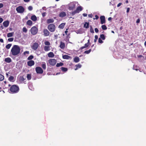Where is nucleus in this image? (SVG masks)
Returning a JSON list of instances; mask_svg holds the SVG:
<instances>
[{"label": "nucleus", "instance_id": "2eb2a0df", "mask_svg": "<svg viewBox=\"0 0 146 146\" xmlns=\"http://www.w3.org/2000/svg\"><path fill=\"white\" fill-rule=\"evenodd\" d=\"M4 61L7 63H9L11 62V59L10 58L8 57L5 58Z\"/></svg>", "mask_w": 146, "mask_h": 146}, {"label": "nucleus", "instance_id": "603ef678", "mask_svg": "<svg viewBox=\"0 0 146 146\" xmlns=\"http://www.w3.org/2000/svg\"><path fill=\"white\" fill-rule=\"evenodd\" d=\"M95 18H93V19L94 20L95 19H98L99 18V17L97 15H95Z\"/></svg>", "mask_w": 146, "mask_h": 146}, {"label": "nucleus", "instance_id": "bb28decb", "mask_svg": "<svg viewBox=\"0 0 146 146\" xmlns=\"http://www.w3.org/2000/svg\"><path fill=\"white\" fill-rule=\"evenodd\" d=\"M14 77L12 76H10L8 78V80L10 82H13V80Z\"/></svg>", "mask_w": 146, "mask_h": 146}, {"label": "nucleus", "instance_id": "37998d69", "mask_svg": "<svg viewBox=\"0 0 146 146\" xmlns=\"http://www.w3.org/2000/svg\"><path fill=\"white\" fill-rule=\"evenodd\" d=\"M23 31L25 33H26L27 31V30L26 27H24L23 28Z\"/></svg>", "mask_w": 146, "mask_h": 146}, {"label": "nucleus", "instance_id": "864d4df0", "mask_svg": "<svg viewBox=\"0 0 146 146\" xmlns=\"http://www.w3.org/2000/svg\"><path fill=\"white\" fill-rule=\"evenodd\" d=\"M95 31L96 33H98L99 32V30L97 28L95 29Z\"/></svg>", "mask_w": 146, "mask_h": 146}, {"label": "nucleus", "instance_id": "7ed1b4c3", "mask_svg": "<svg viewBox=\"0 0 146 146\" xmlns=\"http://www.w3.org/2000/svg\"><path fill=\"white\" fill-rule=\"evenodd\" d=\"M48 29L50 32H53L55 31V26L53 24H50L48 25Z\"/></svg>", "mask_w": 146, "mask_h": 146}, {"label": "nucleus", "instance_id": "49530a36", "mask_svg": "<svg viewBox=\"0 0 146 146\" xmlns=\"http://www.w3.org/2000/svg\"><path fill=\"white\" fill-rule=\"evenodd\" d=\"M98 42L99 43H101L103 42V41H102V40L100 38H99L98 39Z\"/></svg>", "mask_w": 146, "mask_h": 146}, {"label": "nucleus", "instance_id": "7c9ffc66", "mask_svg": "<svg viewBox=\"0 0 146 146\" xmlns=\"http://www.w3.org/2000/svg\"><path fill=\"white\" fill-rule=\"evenodd\" d=\"M102 29L103 30H106L107 29V28L106 26L105 25H103L102 26Z\"/></svg>", "mask_w": 146, "mask_h": 146}, {"label": "nucleus", "instance_id": "ddd939ff", "mask_svg": "<svg viewBox=\"0 0 146 146\" xmlns=\"http://www.w3.org/2000/svg\"><path fill=\"white\" fill-rule=\"evenodd\" d=\"M62 58L64 59H71L72 57L67 55H64L62 56Z\"/></svg>", "mask_w": 146, "mask_h": 146}, {"label": "nucleus", "instance_id": "20e7f679", "mask_svg": "<svg viewBox=\"0 0 146 146\" xmlns=\"http://www.w3.org/2000/svg\"><path fill=\"white\" fill-rule=\"evenodd\" d=\"M31 32L33 35H35L37 33L38 29L35 26H34L31 29Z\"/></svg>", "mask_w": 146, "mask_h": 146}, {"label": "nucleus", "instance_id": "052dcab7", "mask_svg": "<svg viewBox=\"0 0 146 146\" xmlns=\"http://www.w3.org/2000/svg\"><path fill=\"white\" fill-rule=\"evenodd\" d=\"M130 9L129 8H127V11H126V12L127 13H128L129 12Z\"/></svg>", "mask_w": 146, "mask_h": 146}, {"label": "nucleus", "instance_id": "f3484780", "mask_svg": "<svg viewBox=\"0 0 146 146\" xmlns=\"http://www.w3.org/2000/svg\"><path fill=\"white\" fill-rule=\"evenodd\" d=\"M54 20L52 19H48L47 20V23L48 24H49L51 23H53L54 22Z\"/></svg>", "mask_w": 146, "mask_h": 146}, {"label": "nucleus", "instance_id": "b1692460", "mask_svg": "<svg viewBox=\"0 0 146 146\" xmlns=\"http://www.w3.org/2000/svg\"><path fill=\"white\" fill-rule=\"evenodd\" d=\"M82 10V8L81 6H79L76 9V11L78 12V13L80 11H81Z\"/></svg>", "mask_w": 146, "mask_h": 146}, {"label": "nucleus", "instance_id": "ea45409f", "mask_svg": "<svg viewBox=\"0 0 146 146\" xmlns=\"http://www.w3.org/2000/svg\"><path fill=\"white\" fill-rule=\"evenodd\" d=\"M38 46H32V48L34 50L37 49Z\"/></svg>", "mask_w": 146, "mask_h": 146}, {"label": "nucleus", "instance_id": "3c124183", "mask_svg": "<svg viewBox=\"0 0 146 146\" xmlns=\"http://www.w3.org/2000/svg\"><path fill=\"white\" fill-rule=\"evenodd\" d=\"M140 22V19H138L136 21V23L137 24H139Z\"/></svg>", "mask_w": 146, "mask_h": 146}, {"label": "nucleus", "instance_id": "f257e3e1", "mask_svg": "<svg viewBox=\"0 0 146 146\" xmlns=\"http://www.w3.org/2000/svg\"><path fill=\"white\" fill-rule=\"evenodd\" d=\"M20 48L19 46H13L11 50V52L12 55L16 56L20 53Z\"/></svg>", "mask_w": 146, "mask_h": 146}, {"label": "nucleus", "instance_id": "423d86ee", "mask_svg": "<svg viewBox=\"0 0 146 146\" xmlns=\"http://www.w3.org/2000/svg\"><path fill=\"white\" fill-rule=\"evenodd\" d=\"M35 70L37 73L42 74L43 72L42 69L40 67H37L35 68Z\"/></svg>", "mask_w": 146, "mask_h": 146}, {"label": "nucleus", "instance_id": "aec40b11", "mask_svg": "<svg viewBox=\"0 0 146 146\" xmlns=\"http://www.w3.org/2000/svg\"><path fill=\"white\" fill-rule=\"evenodd\" d=\"M31 19L33 21H35L37 20V18L35 15H33L31 17Z\"/></svg>", "mask_w": 146, "mask_h": 146}, {"label": "nucleus", "instance_id": "c03bdc74", "mask_svg": "<svg viewBox=\"0 0 146 146\" xmlns=\"http://www.w3.org/2000/svg\"><path fill=\"white\" fill-rule=\"evenodd\" d=\"M14 40V38H9L8 39V41L9 42H11L12 41Z\"/></svg>", "mask_w": 146, "mask_h": 146}, {"label": "nucleus", "instance_id": "9b49d317", "mask_svg": "<svg viewBox=\"0 0 146 146\" xmlns=\"http://www.w3.org/2000/svg\"><path fill=\"white\" fill-rule=\"evenodd\" d=\"M27 65L28 66H32L34 65L35 64V62L33 60H30L28 61L27 62Z\"/></svg>", "mask_w": 146, "mask_h": 146}, {"label": "nucleus", "instance_id": "13d9d810", "mask_svg": "<svg viewBox=\"0 0 146 146\" xmlns=\"http://www.w3.org/2000/svg\"><path fill=\"white\" fill-rule=\"evenodd\" d=\"M88 46H82V47H81L80 48V49H82L84 48H85L87 47Z\"/></svg>", "mask_w": 146, "mask_h": 146}, {"label": "nucleus", "instance_id": "e433bc0d", "mask_svg": "<svg viewBox=\"0 0 146 146\" xmlns=\"http://www.w3.org/2000/svg\"><path fill=\"white\" fill-rule=\"evenodd\" d=\"M44 44L47 46H49L50 45V42L48 41H45L44 42Z\"/></svg>", "mask_w": 146, "mask_h": 146}, {"label": "nucleus", "instance_id": "4be33fe9", "mask_svg": "<svg viewBox=\"0 0 146 146\" xmlns=\"http://www.w3.org/2000/svg\"><path fill=\"white\" fill-rule=\"evenodd\" d=\"M48 55V56L49 57H53L54 56L53 53L52 52L49 53Z\"/></svg>", "mask_w": 146, "mask_h": 146}, {"label": "nucleus", "instance_id": "4468645a", "mask_svg": "<svg viewBox=\"0 0 146 146\" xmlns=\"http://www.w3.org/2000/svg\"><path fill=\"white\" fill-rule=\"evenodd\" d=\"M66 15V13L65 12H62L60 13L59 16L61 17H65Z\"/></svg>", "mask_w": 146, "mask_h": 146}, {"label": "nucleus", "instance_id": "774afa93", "mask_svg": "<svg viewBox=\"0 0 146 146\" xmlns=\"http://www.w3.org/2000/svg\"><path fill=\"white\" fill-rule=\"evenodd\" d=\"M0 42H3V40L2 39H0Z\"/></svg>", "mask_w": 146, "mask_h": 146}, {"label": "nucleus", "instance_id": "f03ea898", "mask_svg": "<svg viewBox=\"0 0 146 146\" xmlns=\"http://www.w3.org/2000/svg\"><path fill=\"white\" fill-rule=\"evenodd\" d=\"M19 90L18 86L15 85H12L10 88V92L13 93H18Z\"/></svg>", "mask_w": 146, "mask_h": 146}, {"label": "nucleus", "instance_id": "6e6552de", "mask_svg": "<svg viewBox=\"0 0 146 146\" xmlns=\"http://www.w3.org/2000/svg\"><path fill=\"white\" fill-rule=\"evenodd\" d=\"M75 2H73L70 3L69 6V9L70 10H73L75 7Z\"/></svg>", "mask_w": 146, "mask_h": 146}, {"label": "nucleus", "instance_id": "2f4dec72", "mask_svg": "<svg viewBox=\"0 0 146 146\" xmlns=\"http://www.w3.org/2000/svg\"><path fill=\"white\" fill-rule=\"evenodd\" d=\"M4 78V76L1 74H0V81L3 80Z\"/></svg>", "mask_w": 146, "mask_h": 146}, {"label": "nucleus", "instance_id": "c9c22d12", "mask_svg": "<svg viewBox=\"0 0 146 146\" xmlns=\"http://www.w3.org/2000/svg\"><path fill=\"white\" fill-rule=\"evenodd\" d=\"M90 32L92 33H94V31L93 29L92 28V27L91 26H90Z\"/></svg>", "mask_w": 146, "mask_h": 146}, {"label": "nucleus", "instance_id": "680f3d73", "mask_svg": "<svg viewBox=\"0 0 146 146\" xmlns=\"http://www.w3.org/2000/svg\"><path fill=\"white\" fill-rule=\"evenodd\" d=\"M89 42H90V40H88V43H86V44H85V46H88V45H89V44H88V43H89Z\"/></svg>", "mask_w": 146, "mask_h": 146}, {"label": "nucleus", "instance_id": "9d476101", "mask_svg": "<svg viewBox=\"0 0 146 146\" xmlns=\"http://www.w3.org/2000/svg\"><path fill=\"white\" fill-rule=\"evenodd\" d=\"M101 23L102 24H104L106 23L105 17L104 16H101L100 17Z\"/></svg>", "mask_w": 146, "mask_h": 146}, {"label": "nucleus", "instance_id": "79ce46f5", "mask_svg": "<svg viewBox=\"0 0 146 146\" xmlns=\"http://www.w3.org/2000/svg\"><path fill=\"white\" fill-rule=\"evenodd\" d=\"M28 9L29 11H32L33 9V7L32 6H30L28 7Z\"/></svg>", "mask_w": 146, "mask_h": 146}, {"label": "nucleus", "instance_id": "dca6fc26", "mask_svg": "<svg viewBox=\"0 0 146 146\" xmlns=\"http://www.w3.org/2000/svg\"><path fill=\"white\" fill-rule=\"evenodd\" d=\"M65 23H62L60 25H59L58 27L60 29H62L64 28V26L65 25Z\"/></svg>", "mask_w": 146, "mask_h": 146}, {"label": "nucleus", "instance_id": "5701e85b", "mask_svg": "<svg viewBox=\"0 0 146 146\" xmlns=\"http://www.w3.org/2000/svg\"><path fill=\"white\" fill-rule=\"evenodd\" d=\"M60 69L63 72H66L68 70V68H66L62 67L60 68Z\"/></svg>", "mask_w": 146, "mask_h": 146}, {"label": "nucleus", "instance_id": "c756f323", "mask_svg": "<svg viewBox=\"0 0 146 146\" xmlns=\"http://www.w3.org/2000/svg\"><path fill=\"white\" fill-rule=\"evenodd\" d=\"M42 67L43 69L45 70L46 68V63H43L42 64Z\"/></svg>", "mask_w": 146, "mask_h": 146}, {"label": "nucleus", "instance_id": "4d7b16f0", "mask_svg": "<svg viewBox=\"0 0 146 146\" xmlns=\"http://www.w3.org/2000/svg\"><path fill=\"white\" fill-rule=\"evenodd\" d=\"M122 4V3H119L117 6V7H120L121 5Z\"/></svg>", "mask_w": 146, "mask_h": 146}, {"label": "nucleus", "instance_id": "58836bf2", "mask_svg": "<svg viewBox=\"0 0 146 146\" xmlns=\"http://www.w3.org/2000/svg\"><path fill=\"white\" fill-rule=\"evenodd\" d=\"M91 51V49H90L89 50H88L85 51L84 52V53L86 54H88Z\"/></svg>", "mask_w": 146, "mask_h": 146}, {"label": "nucleus", "instance_id": "69168bd1", "mask_svg": "<svg viewBox=\"0 0 146 146\" xmlns=\"http://www.w3.org/2000/svg\"><path fill=\"white\" fill-rule=\"evenodd\" d=\"M87 14L85 13H84L83 14V15L84 17L87 16Z\"/></svg>", "mask_w": 146, "mask_h": 146}, {"label": "nucleus", "instance_id": "6ab92c4d", "mask_svg": "<svg viewBox=\"0 0 146 146\" xmlns=\"http://www.w3.org/2000/svg\"><path fill=\"white\" fill-rule=\"evenodd\" d=\"M75 66L76 67V68L75 69V70H76L78 68H80L82 66V65L80 64H78L76 65Z\"/></svg>", "mask_w": 146, "mask_h": 146}, {"label": "nucleus", "instance_id": "a211bd4d", "mask_svg": "<svg viewBox=\"0 0 146 146\" xmlns=\"http://www.w3.org/2000/svg\"><path fill=\"white\" fill-rule=\"evenodd\" d=\"M74 60L75 62H78L80 61V59L78 57L76 56L74 58Z\"/></svg>", "mask_w": 146, "mask_h": 146}, {"label": "nucleus", "instance_id": "c85d7f7f", "mask_svg": "<svg viewBox=\"0 0 146 146\" xmlns=\"http://www.w3.org/2000/svg\"><path fill=\"white\" fill-rule=\"evenodd\" d=\"M64 64L62 62H60V63H57L56 65V66L57 67H59L60 66H62Z\"/></svg>", "mask_w": 146, "mask_h": 146}, {"label": "nucleus", "instance_id": "e2e57ef3", "mask_svg": "<svg viewBox=\"0 0 146 146\" xmlns=\"http://www.w3.org/2000/svg\"><path fill=\"white\" fill-rule=\"evenodd\" d=\"M3 19L1 17H0V23H1L3 21Z\"/></svg>", "mask_w": 146, "mask_h": 146}, {"label": "nucleus", "instance_id": "4c0bfd02", "mask_svg": "<svg viewBox=\"0 0 146 146\" xmlns=\"http://www.w3.org/2000/svg\"><path fill=\"white\" fill-rule=\"evenodd\" d=\"M33 56L32 55H30V56H29L27 58V59L28 60H31V59H33Z\"/></svg>", "mask_w": 146, "mask_h": 146}, {"label": "nucleus", "instance_id": "a19ab883", "mask_svg": "<svg viewBox=\"0 0 146 146\" xmlns=\"http://www.w3.org/2000/svg\"><path fill=\"white\" fill-rule=\"evenodd\" d=\"M78 13V11H77L76 10L75 11H74L72 13V15H74L76 13Z\"/></svg>", "mask_w": 146, "mask_h": 146}, {"label": "nucleus", "instance_id": "f8f14e48", "mask_svg": "<svg viewBox=\"0 0 146 146\" xmlns=\"http://www.w3.org/2000/svg\"><path fill=\"white\" fill-rule=\"evenodd\" d=\"M9 21L7 20L4 21L3 23V26L5 27H7L9 25Z\"/></svg>", "mask_w": 146, "mask_h": 146}, {"label": "nucleus", "instance_id": "a18cd8bd", "mask_svg": "<svg viewBox=\"0 0 146 146\" xmlns=\"http://www.w3.org/2000/svg\"><path fill=\"white\" fill-rule=\"evenodd\" d=\"M25 80V79L24 78H23V77H21L20 78V80L22 81L23 82Z\"/></svg>", "mask_w": 146, "mask_h": 146}, {"label": "nucleus", "instance_id": "de8ad7c7", "mask_svg": "<svg viewBox=\"0 0 146 146\" xmlns=\"http://www.w3.org/2000/svg\"><path fill=\"white\" fill-rule=\"evenodd\" d=\"M98 36L97 35H95V39H94V40L95 42H96V41L98 39Z\"/></svg>", "mask_w": 146, "mask_h": 146}, {"label": "nucleus", "instance_id": "1a4fd4ad", "mask_svg": "<svg viewBox=\"0 0 146 146\" xmlns=\"http://www.w3.org/2000/svg\"><path fill=\"white\" fill-rule=\"evenodd\" d=\"M44 35V36H48L50 34L49 32L46 29H44L43 31Z\"/></svg>", "mask_w": 146, "mask_h": 146}, {"label": "nucleus", "instance_id": "393cba45", "mask_svg": "<svg viewBox=\"0 0 146 146\" xmlns=\"http://www.w3.org/2000/svg\"><path fill=\"white\" fill-rule=\"evenodd\" d=\"M27 79L28 80H30L31 78V74H27Z\"/></svg>", "mask_w": 146, "mask_h": 146}, {"label": "nucleus", "instance_id": "6e6d98bb", "mask_svg": "<svg viewBox=\"0 0 146 146\" xmlns=\"http://www.w3.org/2000/svg\"><path fill=\"white\" fill-rule=\"evenodd\" d=\"M60 46H65V44L63 42H61L60 44Z\"/></svg>", "mask_w": 146, "mask_h": 146}, {"label": "nucleus", "instance_id": "0e129e2a", "mask_svg": "<svg viewBox=\"0 0 146 146\" xmlns=\"http://www.w3.org/2000/svg\"><path fill=\"white\" fill-rule=\"evenodd\" d=\"M42 9L46 11V7H43L42 8Z\"/></svg>", "mask_w": 146, "mask_h": 146}, {"label": "nucleus", "instance_id": "412c9836", "mask_svg": "<svg viewBox=\"0 0 146 146\" xmlns=\"http://www.w3.org/2000/svg\"><path fill=\"white\" fill-rule=\"evenodd\" d=\"M27 25L31 26L32 25L33 22L32 21L30 20H29L27 22Z\"/></svg>", "mask_w": 146, "mask_h": 146}, {"label": "nucleus", "instance_id": "bf43d9fd", "mask_svg": "<svg viewBox=\"0 0 146 146\" xmlns=\"http://www.w3.org/2000/svg\"><path fill=\"white\" fill-rule=\"evenodd\" d=\"M3 5L2 3H0V8H1L3 7Z\"/></svg>", "mask_w": 146, "mask_h": 146}, {"label": "nucleus", "instance_id": "72a5a7b5", "mask_svg": "<svg viewBox=\"0 0 146 146\" xmlns=\"http://www.w3.org/2000/svg\"><path fill=\"white\" fill-rule=\"evenodd\" d=\"M40 44V43L39 41H38L35 43L33 46H39Z\"/></svg>", "mask_w": 146, "mask_h": 146}, {"label": "nucleus", "instance_id": "8fccbe9b", "mask_svg": "<svg viewBox=\"0 0 146 146\" xmlns=\"http://www.w3.org/2000/svg\"><path fill=\"white\" fill-rule=\"evenodd\" d=\"M42 15L43 17H44L46 14V12H44L42 13Z\"/></svg>", "mask_w": 146, "mask_h": 146}, {"label": "nucleus", "instance_id": "39448f33", "mask_svg": "<svg viewBox=\"0 0 146 146\" xmlns=\"http://www.w3.org/2000/svg\"><path fill=\"white\" fill-rule=\"evenodd\" d=\"M16 10L18 13H22L24 12L25 9L22 6H19L16 8Z\"/></svg>", "mask_w": 146, "mask_h": 146}, {"label": "nucleus", "instance_id": "338daca9", "mask_svg": "<svg viewBox=\"0 0 146 146\" xmlns=\"http://www.w3.org/2000/svg\"><path fill=\"white\" fill-rule=\"evenodd\" d=\"M30 0H23V1L25 2H28L30 1Z\"/></svg>", "mask_w": 146, "mask_h": 146}, {"label": "nucleus", "instance_id": "cd10ccee", "mask_svg": "<svg viewBox=\"0 0 146 146\" xmlns=\"http://www.w3.org/2000/svg\"><path fill=\"white\" fill-rule=\"evenodd\" d=\"M50 46H45L44 50L46 51H48L50 50Z\"/></svg>", "mask_w": 146, "mask_h": 146}, {"label": "nucleus", "instance_id": "a878e982", "mask_svg": "<svg viewBox=\"0 0 146 146\" xmlns=\"http://www.w3.org/2000/svg\"><path fill=\"white\" fill-rule=\"evenodd\" d=\"M89 23L86 22L84 25V27L86 29L89 28Z\"/></svg>", "mask_w": 146, "mask_h": 146}, {"label": "nucleus", "instance_id": "f704fd0d", "mask_svg": "<svg viewBox=\"0 0 146 146\" xmlns=\"http://www.w3.org/2000/svg\"><path fill=\"white\" fill-rule=\"evenodd\" d=\"M100 37L101 39H102L103 40H104L105 39V36L104 34H101L100 35Z\"/></svg>", "mask_w": 146, "mask_h": 146}, {"label": "nucleus", "instance_id": "09e8293b", "mask_svg": "<svg viewBox=\"0 0 146 146\" xmlns=\"http://www.w3.org/2000/svg\"><path fill=\"white\" fill-rule=\"evenodd\" d=\"M23 54L24 55H26V54H29V52L28 51H26L24 52Z\"/></svg>", "mask_w": 146, "mask_h": 146}, {"label": "nucleus", "instance_id": "0eeeda50", "mask_svg": "<svg viewBox=\"0 0 146 146\" xmlns=\"http://www.w3.org/2000/svg\"><path fill=\"white\" fill-rule=\"evenodd\" d=\"M48 62L50 65L54 66L56 64V60L54 59H50L48 60Z\"/></svg>", "mask_w": 146, "mask_h": 146}, {"label": "nucleus", "instance_id": "5fc2aeb1", "mask_svg": "<svg viewBox=\"0 0 146 146\" xmlns=\"http://www.w3.org/2000/svg\"><path fill=\"white\" fill-rule=\"evenodd\" d=\"M88 17H90V18H92V17H93V15L92 14H88Z\"/></svg>", "mask_w": 146, "mask_h": 146}, {"label": "nucleus", "instance_id": "473e14b6", "mask_svg": "<svg viewBox=\"0 0 146 146\" xmlns=\"http://www.w3.org/2000/svg\"><path fill=\"white\" fill-rule=\"evenodd\" d=\"M13 33H9L7 34V36L8 37H11L13 35Z\"/></svg>", "mask_w": 146, "mask_h": 146}]
</instances>
